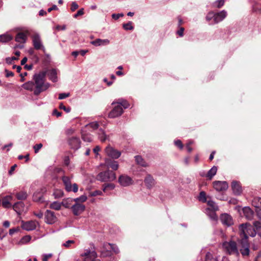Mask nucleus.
Listing matches in <instances>:
<instances>
[{"label": "nucleus", "mask_w": 261, "mask_h": 261, "mask_svg": "<svg viewBox=\"0 0 261 261\" xmlns=\"http://www.w3.org/2000/svg\"><path fill=\"white\" fill-rule=\"evenodd\" d=\"M46 72H40L35 74L33 80L34 81H29L24 83L22 87L25 90L33 92L35 95L38 96L41 92L46 91L50 86V84L45 82Z\"/></svg>", "instance_id": "obj_1"}, {"label": "nucleus", "mask_w": 261, "mask_h": 261, "mask_svg": "<svg viewBox=\"0 0 261 261\" xmlns=\"http://www.w3.org/2000/svg\"><path fill=\"white\" fill-rule=\"evenodd\" d=\"M241 239L248 240V236L253 237L256 234L254 228L250 224H242L239 227Z\"/></svg>", "instance_id": "obj_2"}, {"label": "nucleus", "mask_w": 261, "mask_h": 261, "mask_svg": "<svg viewBox=\"0 0 261 261\" xmlns=\"http://www.w3.org/2000/svg\"><path fill=\"white\" fill-rule=\"evenodd\" d=\"M90 249H85L84 252L81 254L84 257V261H100L97 258V253L93 244H90Z\"/></svg>", "instance_id": "obj_3"}, {"label": "nucleus", "mask_w": 261, "mask_h": 261, "mask_svg": "<svg viewBox=\"0 0 261 261\" xmlns=\"http://www.w3.org/2000/svg\"><path fill=\"white\" fill-rule=\"evenodd\" d=\"M72 178V176L69 177L64 175L62 177L61 179L63 183L65 189L67 192H73L74 193H76L78 191L79 187L75 183L73 184H71Z\"/></svg>", "instance_id": "obj_4"}, {"label": "nucleus", "mask_w": 261, "mask_h": 261, "mask_svg": "<svg viewBox=\"0 0 261 261\" xmlns=\"http://www.w3.org/2000/svg\"><path fill=\"white\" fill-rule=\"evenodd\" d=\"M116 178L115 173L110 170H107L99 173L97 176V179L102 182L114 180Z\"/></svg>", "instance_id": "obj_5"}, {"label": "nucleus", "mask_w": 261, "mask_h": 261, "mask_svg": "<svg viewBox=\"0 0 261 261\" xmlns=\"http://www.w3.org/2000/svg\"><path fill=\"white\" fill-rule=\"evenodd\" d=\"M223 247L229 254H239L237 243L234 241L225 242L223 243Z\"/></svg>", "instance_id": "obj_6"}, {"label": "nucleus", "mask_w": 261, "mask_h": 261, "mask_svg": "<svg viewBox=\"0 0 261 261\" xmlns=\"http://www.w3.org/2000/svg\"><path fill=\"white\" fill-rule=\"evenodd\" d=\"M32 38L34 48L36 50H41L45 53V48L42 44L40 35L38 34H35L32 36Z\"/></svg>", "instance_id": "obj_7"}, {"label": "nucleus", "mask_w": 261, "mask_h": 261, "mask_svg": "<svg viewBox=\"0 0 261 261\" xmlns=\"http://www.w3.org/2000/svg\"><path fill=\"white\" fill-rule=\"evenodd\" d=\"M44 217L45 222L48 224H55L58 221V218L55 213L50 210L46 211Z\"/></svg>", "instance_id": "obj_8"}, {"label": "nucleus", "mask_w": 261, "mask_h": 261, "mask_svg": "<svg viewBox=\"0 0 261 261\" xmlns=\"http://www.w3.org/2000/svg\"><path fill=\"white\" fill-rule=\"evenodd\" d=\"M241 245V248L240 249V252L243 256H247L249 254V244L248 240L240 239L239 241Z\"/></svg>", "instance_id": "obj_9"}, {"label": "nucleus", "mask_w": 261, "mask_h": 261, "mask_svg": "<svg viewBox=\"0 0 261 261\" xmlns=\"http://www.w3.org/2000/svg\"><path fill=\"white\" fill-rule=\"evenodd\" d=\"M107 155L112 159H118L121 155V152L115 149L111 146H108L105 149Z\"/></svg>", "instance_id": "obj_10"}, {"label": "nucleus", "mask_w": 261, "mask_h": 261, "mask_svg": "<svg viewBox=\"0 0 261 261\" xmlns=\"http://www.w3.org/2000/svg\"><path fill=\"white\" fill-rule=\"evenodd\" d=\"M123 113L122 108L120 105H116L114 107L113 109L109 113L108 116L111 118H115L120 116Z\"/></svg>", "instance_id": "obj_11"}, {"label": "nucleus", "mask_w": 261, "mask_h": 261, "mask_svg": "<svg viewBox=\"0 0 261 261\" xmlns=\"http://www.w3.org/2000/svg\"><path fill=\"white\" fill-rule=\"evenodd\" d=\"M214 188L217 191H224L228 188V185L226 181H214L213 182Z\"/></svg>", "instance_id": "obj_12"}, {"label": "nucleus", "mask_w": 261, "mask_h": 261, "mask_svg": "<svg viewBox=\"0 0 261 261\" xmlns=\"http://www.w3.org/2000/svg\"><path fill=\"white\" fill-rule=\"evenodd\" d=\"M112 244L106 243L100 249L101 255L103 257L109 256L112 254Z\"/></svg>", "instance_id": "obj_13"}, {"label": "nucleus", "mask_w": 261, "mask_h": 261, "mask_svg": "<svg viewBox=\"0 0 261 261\" xmlns=\"http://www.w3.org/2000/svg\"><path fill=\"white\" fill-rule=\"evenodd\" d=\"M71 208L73 214L75 216H78L85 211V206L83 204L75 202V203L71 207Z\"/></svg>", "instance_id": "obj_14"}, {"label": "nucleus", "mask_w": 261, "mask_h": 261, "mask_svg": "<svg viewBox=\"0 0 261 261\" xmlns=\"http://www.w3.org/2000/svg\"><path fill=\"white\" fill-rule=\"evenodd\" d=\"M220 220L223 225L227 226H230L233 224L231 216L227 214H222L220 216Z\"/></svg>", "instance_id": "obj_15"}, {"label": "nucleus", "mask_w": 261, "mask_h": 261, "mask_svg": "<svg viewBox=\"0 0 261 261\" xmlns=\"http://www.w3.org/2000/svg\"><path fill=\"white\" fill-rule=\"evenodd\" d=\"M233 193L236 195H240L242 193V188L239 181L233 180L231 185Z\"/></svg>", "instance_id": "obj_16"}, {"label": "nucleus", "mask_w": 261, "mask_h": 261, "mask_svg": "<svg viewBox=\"0 0 261 261\" xmlns=\"http://www.w3.org/2000/svg\"><path fill=\"white\" fill-rule=\"evenodd\" d=\"M36 222L34 221H29L27 222L22 221L21 227L22 229L27 231L33 230L36 229Z\"/></svg>", "instance_id": "obj_17"}, {"label": "nucleus", "mask_w": 261, "mask_h": 261, "mask_svg": "<svg viewBox=\"0 0 261 261\" xmlns=\"http://www.w3.org/2000/svg\"><path fill=\"white\" fill-rule=\"evenodd\" d=\"M68 144L72 149L76 150L80 147L81 141L79 138L72 137L69 139Z\"/></svg>", "instance_id": "obj_18"}, {"label": "nucleus", "mask_w": 261, "mask_h": 261, "mask_svg": "<svg viewBox=\"0 0 261 261\" xmlns=\"http://www.w3.org/2000/svg\"><path fill=\"white\" fill-rule=\"evenodd\" d=\"M118 182L121 186L126 187L132 184V179L127 175H122L119 176Z\"/></svg>", "instance_id": "obj_19"}, {"label": "nucleus", "mask_w": 261, "mask_h": 261, "mask_svg": "<svg viewBox=\"0 0 261 261\" xmlns=\"http://www.w3.org/2000/svg\"><path fill=\"white\" fill-rule=\"evenodd\" d=\"M227 14V12L225 10H222L219 12L215 13L214 24L222 21L226 18Z\"/></svg>", "instance_id": "obj_20"}, {"label": "nucleus", "mask_w": 261, "mask_h": 261, "mask_svg": "<svg viewBox=\"0 0 261 261\" xmlns=\"http://www.w3.org/2000/svg\"><path fill=\"white\" fill-rule=\"evenodd\" d=\"M28 32H19L16 36L15 40L17 42L24 43L27 40Z\"/></svg>", "instance_id": "obj_21"}, {"label": "nucleus", "mask_w": 261, "mask_h": 261, "mask_svg": "<svg viewBox=\"0 0 261 261\" xmlns=\"http://www.w3.org/2000/svg\"><path fill=\"white\" fill-rule=\"evenodd\" d=\"M144 182L146 186L149 189L152 188L155 183L154 178L150 174L147 175L144 179Z\"/></svg>", "instance_id": "obj_22"}, {"label": "nucleus", "mask_w": 261, "mask_h": 261, "mask_svg": "<svg viewBox=\"0 0 261 261\" xmlns=\"http://www.w3.org/2000/svg\"><path fill=\"white\" fill-rule=\"evenodd\" d=\"M120 105L121 107L124 109L128 108L130 106L129 102L126 100L122 98H119L117 100L113 101L112 103V105Z\"/></svg>", "instance_id": "obj_23"}, {"label": "nucleus", "mask_w": 261, "mask_h": 261, "mask_svg": "<svg viewBox=\"0 0 261 261\" xmlns=\"http://www.w3.org/2000/svg\"><path fill=\"white\" fill-rule=\"evenodd\" d=\"M12 196L8 195L4 197L2 200V204L4 208H10L11 207L10 201L12 200Z\"/></svg>", "instance_id": "obj_24"}, {"label": "nucleus", "mask_w": 261, "mask_h": 261, "mask_svg": "<svg viewBox=\"0 0 261 261\" xmlns=\"http://www.w3.org/2000/svg\"><path fill=\"white\" fill-rule=\"evenodd\" d=\"M24 204L23 202L19 201L16 202L13 205V210L19 215H20L24 208Z\"/></svg>", "instance_id": "obj_25"}, {"label": "nucleus", "mask_w": 261, "mask_h": 261, "mask_svg": "<svg viewBox=\"0 0 261 261\" xmlns=\"http://www.w3.org/2000/svg\"><path fill=\"white\" fill-rule=\"evenodd\" d=\"M218 168L217 166H214L208 172L206 173L205 177L208 180H212L213 177L216 174Z\"/></svg>", "instance_id": "obj_26"}, {"label": "nucleus", "mask_w": 261, "mask_h": 261, "mask_svg": "<svg viewBox=\"0 0 261 261\" xmlns=\"http://www.w3.org/2000/svg\"><path fill=\"white\" fill-rule=\"evenodd\" d=\"M110 41L108 39H97L91 42V43L95 46L105 45L109 44Z\"/></svg>", "instance_id": "obj_27"}, {"label": "nucleus", "mask_w": 261, "mask_h": 261, "mask_svg": "<svg viewBox=\"0 0 261 261\" xmlns=\"http://www.w3.org/2000/svg\"><path fill=\"white\" fill-rule=\"evenodd\" d=\"M106 164L109 168H111L114 170H117L119 167L117 161H112L109 159L106 161Z\"/></svg>", "instance_id": "obj_28"}, {"label": "nucleus", "mask_w": 261, "mask_h": 261, "mask_svg": "<svg viewBox=\"0 0 261 261\" xmlns=\"http://www.w3.org/2000/svg\"><path fill=\"white\" fill-rule=\"evenodd\" d=\"M48 75L49 79L53 82L57 81V72L55 69H52L48 71Z\"/></svg>", "instance_id": "obj_29"}, {"label": "nucleus", "mask_w": 261, "mask_h": 261, "mask_svg": "<svg viewBox=\"0 0 261 261\" xmlns=\"http://www.w3.org/2000/svg\"><path fill=\"white\" fill-rule=\"evenodd\" d=\"M243 213L248 219H251L253 218V212L249 208L246 207L243 210Z\"/></svg>", "instance_id": "obj_30"}, {"label": "nucleus", "mask_w": 261, "mask_h": 261, "mask_svg": "<svg viewBox=\"0 0 261 261\" xmlns=\"http://www.w3.org/2000/svg\"><path fill=\"white\" fill-rule=\"evenodd\" d=\"M135 160L136 163L142 167H147L148 164L144 161L141 156L137 155L135 156Z\"/></svg>", "instance_id": "obj_31"}, {"label": "nucleus", "mask_w": 261, "mask_h": 261, "mask_svg": "<svg viewBox=\"0 0 261 261\" xmlns=\"http://www.w3.org/2000/svg\"><path fill=\"white\" fill-rule=\"evenodd\" d=\"M97 134L99 139L102 142H105L108 138V136L106 135L105 132L101 128L98 129Z\"/></svg>", "instance_id": "obj_32"}, {"label": "nucleus", "mask_w": 261, "mask_h": 261, "mask_svg": "<svg viewBox=\"0 0 261 261\" xmlns=\"http://www.w3.org/2000/svg\"><path fill=\"white\" fill-rule=\"evenodd\" d=\"M15 196L18 200H23L27 198L28 194L25 191H20L16 193Z\"/></svg>", "instance_id": "obj_33"}, {"label": "nucleus", "mask_w": 261, "mask_h": 261, "mask_svg": "<svg viewBox=\"0 0 261 261\" xmlns=\"http://www.w3.org/2000/svg\"><path fill=\"white\" fill-rule=\"evenodd\" d=\"M215 13L213 11L208 12L206 16V20L210 24H214Z\"/></svg>", "instance_id": "obj_34"}, {"label": "nucleus", "mask_w": 261, "mask_h": 261, "mask_svg": "<svg viewBox=\"0 0 261 261\" xmlns=\"http://www.w3.org/2000/svg\"><path fill=\"white\" fill-rule=\"evenodd\" d=\"M12 39V37L9 34H3L0 35V42L6 43Z\"/></svg>", "instance_id": "obj_35"}, {"label": "nucleus", "mask_w": 261, "mask_h": 261, "mask_svg": "<svg viewBox=\"0 0 261 261\" xmlns=\"http://www.w3.org/2000/svg\"><path fill=\"white\" fill-rule=\"evenodd\" d=\"M61 206L62 203H60L58 201H54L50 203L49 205V208L56 211H59L61 208Z\"/></svg>", "instance_id": "obj_36"}, {"label": "nucleus", "mask_w": 261, "mask_h": 261, "mask_svg": "<svg viewBox=\"0 0 261 261\" xmlns=\"http://www.w3.org/2000/svg\"><path fill=\"white\" fill-rule=\"evenodd\" d=\"M115 188V185L112 183L105 184L102 186V190L104 192H107L109 190H112Z\"/></svg>", "instance_id": "obj_37"}, {"label": "nucleus", "mask_w": 261, "mask_h": 261, "mask_svg": "<svg viewBox=\"0 0 261 261\" xmlns=\"http://www.w3.org/2000/svg\"><path fill=\"white\" fill-rule=\"evenodd\" d=\"M252 204L255 207L261 210V198H254L252 201Z\"/></svg>", "instance_id": "obj_38"}, {"label": "nucleus", "mask_w": 261, "mask_h": 261, "mask_svg": "<svg viewBox=\"0 0 261 261\" xmlns=\"http://www.w3.org/2000/svg\"><path fill=\"white\" fill-rule=\"evenodd\" d=\"M33 199L36 202H42L43 201V197L40 193H35L33 196Z\"/></svg>", "instance_id": "obj_39"}, {"label": "nucleus", "mask_w": 261, "mask_h": 261, "mask_svg": "<svg viewBox=\"0 0 261 261\" xmlns=\"http://www.w3.org/2000/svg\"><path fill=\"white\" fill-rule=\"evenodd\" d=\"M31 240V237L29 235L25 236L23 237L20 240L19 244H25L29 242Z\"/></svg>", "instance_id": "obj_40"}, {"label": "nucleus", "mask_w": 261, "mask_h": 261, "mask_svg": "<svg viewBox=\"0 0 261 261\" xmlns=\"http://www.w3.org/2000/svg\"><path fill=\"white\" fill-rule=\"evenodd\" d=\"M254 228L256 233H261V222L259 221H255L253 223Z\"/></svg>", "instance_id": "obj_41"}, {"label": "nucleus", "mask_w": 261, "mask_h": 261, "mask_svg": "<svg viewBox=\"0 0 261 261\" xmlns=\"http://www.w3.org/2000/svg\"><path fill=\"white\" fill-rule=\"evenodd\" d=\"M53 195L55 198H60L63 197L64 193L62 190L57 189L54 191Z\"/></svg>", "instance_id": "obj_42"}, {"label": "nucleus", "mask_w": 261, "mask_h": 261, "mask_svg": "<svg viewBox=\"0 0 261 261\" xmlns=\"http://www.w3.org/2000/svg\"><path fill=\"white\" fill-rule=\"evenodd\" d=\"M207 205L211 207L212 210L214 211H218L219 208L215 202L212 200H209L207 201Z\"/></svg>", "instance_id": "obj_43"}, {"label": "nucleus", "mask_w": 261, "mask_h": 261, "mask_svg": "<svg viewBox=\"0 0 261 261\" xmlns=\"http://www.w3.org/2000/svg\"><path fill=\"white\" fill-rule=\"evenodd\" d=\"M82 138L83 141L85 142H90L92 141V137L90 134L82 133Z\"/></svg>", "instance_id": "obj_44"}, {"label": "nucleus", "mask_w": 261, "mask_h": 261, "mask_svg": "<svg viewBox=\"0 0 261 261\" xmlns=\"http://www.w3.org/2000/svg\"><path fill=\"white\" fill-rule=\"evenodd\" d=\"M224 0H218L214 4V7L217 8H220L224 5Z\"/></svg>", "instance_id": "obj_45"}, {"label": "nucleus", "mask_w": 261, "mask_h": 261, "mask_svg": "<svg viewBox=\"0 0 261 261\" xmlns=\"http://www.w3.org/2000/svg\"><path fill=\"white\" fill-rule=\"evenodd\" d=\"M72 201H73V199L69 198V199H67L66 200H64L62 202V205H63L66 208H69V207H70V203H71Z\"/></svg>", "instance_id": "obj_46"}, {"label": "nucleus", "mask_w": 261, "mask_h": 261, "mask_svg": "<svg viewBox=\"0 0 261 261\" xmlns=\"http://www.w3.org/2000/svg\"><path fill=\"white\" fill-rule=\"evenodd\" d=\"M73 199V201L77 202V203H80V202H83L86 201V200L87 199V197L85 195H82L80 197H78V198H76L75 199Z\"/></svg>", "instance_id": "obj_47"}, {"label": "nucleus", "mask_w": 261, "mask_h": 261, "mask_svg": "<svg viewBox=\"0 0 261 261\" xmlns=\"http://www.w3.org/2000/svg\"><path fill=\"white\" fill-rule=\"evenodd\" d=\"M198 199L199 201H202L203 202H205L206 201V194L205 192L201 191L200 192Z\"/></svg>", "instance_id": "obj_48"}, {"label": "nucleus", "mask_w": 261, "mask_h": 261, "mask_svg": "<svg viewBox=\"0 0 261 261\" xmlns=\"http://www.w3.org/2000/svg\"><path fill=\"white\" fill-rule=\"evenodd\" d=\"M123 28L125 30H132L134 29V27L132 25V22L131 21L123 24Z\"/></svg>", "instance_id": "obj_49"}, {"label": "nucleus", "mask_w": 261, "mask_h": 261, "mask_svg": "<svg viewBox=\"0 0 261 261\" xmlns=\"http://www.w3.org/2000/svg\"><path fill=\"white\" fill-rule=\"evenodd\" d=\"M98 126H99L98 123L96 121L92 122L91 123H89L88 125H87V126L92 128L93 129H97L98 127Z\"/></svg>", "instance_id": "obj_50"}, {"label": "nucleus", "mask_w": 261, "mask_h": 261, "mask_svg": "<svg viewBox=\"0 0 261 261\" xmlns=\"http://www.w3.org/2000/svg\"><path fill=\"white\" fill-rule=\"evenodd\" d=\"M43 145L41 143L37 144L34 146L33 148L34 149L35 153H37L39 150L42 147Z\"/></svg>", "instance_id": "obj_51"}, {"label": "nucleus", "mask_w": 261, "mask_h": 261, "mask_svg": "<svg viewBox=\"0 0 261 261\" xmlns=\"http://www.w3.org/2000/svg\"><path fill=\"white\" fill-rule=\"evenodd\" d=\"M16 60H18V58L15 57H8L6 59V62L7 64H11L12 63L13 61Z\"/></svg>", "instance_id": "obj_52"}, {"label": "nucleus", "mask_w": 261, "mask_h": 261, "mask_svg": "<svg viewBox=\"0 0 261 261\" xmlns=\"http://www.w3.org/2000/svg\"><path fill=\"white\" fill-rule=\"evenodd\" d=\"M59 108L64 110L66 113L69 112L71 110V108L70 107L66 108L62 103L60 104Z\"/></svg>", "instance_id": "obj_53"}, {"label": "nucleus", "mask_w": 261, "mask_h": 261, "mask_svg": "<svg viewBox=\"0 0 261 261\" xmlns=\"http://www.w3.org/2000/svg\"><path fill=\"white\" fill-rule=\"evenodd\" d=\"M69 96H70L69 93H62L59 94L58 98L59 99H63L66 98L67 97H68Z\"/></svg>", "instance_id": "obj_54"}, {"label": "nucleus", "mask_w": 261, "mask_h": 261, "mask_svg": "<svg viewBox=\"0 0 261 261\" xmlns=\"http://www.w3.org/2000/svg\"><path fill=\"white\" fill-rule=\"evenodd\" d=\"M84 9L82 8V9H80L77 12V13L76 14H74V17L76 18L77 17L79 16H82L84 14Z\"/></svg>", "instance_id": "obj_55"}, {"label": "nucleus", "mask_w": 261, "mask_h": 261, "mask_svg": "<svg viewBox=\"0 0 261 261\" xmlns=\"http://www.w3.org/2000/svg\"><path fill=\"white\" fill-rule=\"evenodd\" d=\"M34 214L38 218H42L43 216V213L41 211L34 212Z\"/></svg>", "instance_id": "obj_56"}, {"label": "nucleus", "mask_w": 261, "mask_h": 261, "mask_svg": "<svg viewBox=\"0 0 261 261\" xmlns=\"http://www.w3.org/2000/svg\"><path fill=\"white\" fill-rule=\"evenodd\" d=\"M113 251L115 254H118L119 253V250L118 247L112 244V251Z\"/></svg>", "instance_id": "obj_57"}, {"label": "nucleus", "mask_w": 261, "mask_h": 261, "mask_svg": "<svg viewBox=\"0 0 261 261\" xmlns=\"http://www.w3.org/2000/svg\"><path fill=\"white\" fill-rule=\"evenodd\" d=\"M79 7L78 5L75 2H72L71 6V10L73 12Z\"/></svg>", "instance_id": "obj_58"}, {"label": "nucleus", "mask_w": 261, "mask_h": 261, "mask_svg": "<svg viewBox=\"0 0 261 261\" xmlns=\"http://www.w3.org/2000/svg\"><path fill=\"white\" fill-rule=\"evenodd\" d=\"M174 143L175 145L179 147L180 149H182L183 148V145L180 140H176L174 142Z\"/></svg>", "instance_id": "obj_59"}, {"label": "nucleus", "mask_w": 261, "mask_h": 261, "mask_svg": "<svg viewBox=\"0 0 261 261\" xmlns=\"http://www.w3.org/2000/svg\"><path fill=\"white\" fill-rule=\"evenodd\" d=\"M74 243V241L73 240H68L64 243L63 246L65 247H69L71 244Z\"/></svg>", "instance_id": "obj_60"}, {"label": "nucleus", "mask_w": 261, "mask_h": 261, "mask_svg": "<svg viewBox=\"0 0 261 261\" xmlns=\"http://www.w3.org/2000/svg\"><path fill=\"white\" fill-rule=\"evenodd\" d=\"M123 16V14H113L112 15V18L115 20L119 19L120 17H122Z\"/></svg>", "instance_id": "obj_61"}, {"label": "nucleus", "mask_w": 261, "mask_h": 261, "mask_svg": "<svg viewBox=\"0 0 261 261\" xmlns=\"http://www.w3.org/2000/svg\"><path fill=\"white\" fill-rule=\"evenodd\" d=\"M212 258V254L210 252H207L205 255V261H211Z\"/></svg>", "instance_id": "obj_62"}, {"label": "nucleus", "mask_w": 261, "mask_h": 261, "mask_svg": "<svg viewBox=\"0 0 261 261\" xmlns=\"http://www.w3.org/2000/svg\"><path fill=\"white\" fill-rule=\"evenodd\" d=\"M52 256L51 254H44L43 255L42 260L43 261H48V259Z\"/></svg>", "instance_id": "obj_63"}, {"label": "nucleus", "mask_w": 261, "mask_h": 261, "mask_svg": "<svg viewBox=\"0 0 261 261\" xmlns=\"http://www.w3.org/2000/svg\"><path fill=\"white\" fill-rule=\"evenodd\" d=\"M184 28L183 27H181L179 30L177 32V34L180 36L182 37L184 35Z\"/></svg>", "instance_id": "obj_64"}]
</instances>
